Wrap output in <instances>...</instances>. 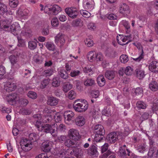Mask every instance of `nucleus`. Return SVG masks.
Instances as JSON below:
<instances>
[{"mask_svg":"<svg viewBox=\"0 0 158 158\" xmlns=\"http://www.w3.org/2000/svg\"><path fill=\"white\" fill-rule=\"evenodd\" d=\"M56 126L57 127V124L56 123L46 124L42 126L41 128V131L46 133H50L53 137H56L57 136V131L54 128Z\"/></svg>","mask_w":158,"mask_h":158,"instance_id":"f257e3e1","label":"nucleus"},{"mask_svg":"<svg viewBox=\"0 0 158 158\" xmlns=\"http://www.w3.org/2000/svg\"><path fill=\"white\" fill-rule=\"evenodd\" d=\"M88 103L85 100L80 102H78V101H76L73 105L74 109L76 111L79 112L85 111L88 109Z\"/></svg>","mask_w":158,"mask_h":158,"instance_id":"f03ea898","label":"nucleus"},{"mask_svg":"<svg viewBox=\"0 0 158 158\" xmlns=\"http://www.w3.org/2000/svg\"><path fill=\"white\" fill-rule=\"evenodd\" d=\"M20 146L22 150L27 152L31 150L32 144L31 143L29 140L27 139H24L21 141Z\"/></svg>","mask_w":158,"mask_h":158,"instance_id":"7ed1b4c3","label":"nucleus"},{"mask_svg":"<svg viewBox=\"0 0 158 158\" xmlns=\"http://www.w3.org/2000/svg\"><path fill=\"white\" fill-rule=\"evenodd\" d=\"M68 135L70 139L75 140H77L81 138L78 131L75 129H70L69 131Z\"/></svg>","mask_w":158,"mask_h":158,"instance_id":"20e7f679","label":"nucleus"},{"mask_svg":"<svg viewBox=\"0 0 158 158\" xmlns=\"http://www.w3.org/2000/svg\"><path fill=\"white\" fill-rule=\"evenodd\" d=\"M65 10L66 13L72 19L76 18L78 14L77 10L73 8H66Z\"/></svg>","mask_w":158,"mask_h":158,"instance_id":"39448f33","label":"nucleus"},{"mask_svg":"<svg viewBox=\"0 0 158 158\" xmlns=\"http://www.w3.org/2000/svg\"><path fill=\"white\" fill-rule=\"evenodd\" d=\"M118 133L116 132H113L109 134L106 137V139L109 143H114L118 139Z\"/></svg>","mask_w":158,"mask_h":158,"instance_id":"423d86ee","label":"nucleus"},{"mask_svg":"<svg viewBox=\"0 0 158 158\" xmlns=\"http://www.w3.org/2000/svg\"><path fill=\"white\" fill-rule=\"evenodd\" d=\"M65 35L61 33H59L55 37V42L56 44L60 43L62 45L65 42Z\"/></svg>","mask_w":158,"mask_h":158,"instance_id":"0eeeda50","label":"nucleus"},{"mask_svg":"<svg viewBox=\"0 0 158 158\" xmlns=\"http://www.w3.org/2000/svg\"><path fill=\"white\" fill-rule=\"evenodd\" d=\"M97 149V148L96 146L94 144H92L87 149V152L89 155L96 157L99 155Z\"/></svg>","mask_w":158,"mask_h":158,"instance_id":"6e6552de","label":"nucleus"},{"mask_svg":"<svg viewBox=\"0 0 158 158\" xmlns=\"http://www.w3.org/2000/svg\"><path fill=\"white\" fill-rule=\"evenodd\" d=\"M48 10L49 11H52L53 14L55 15H56L59 13L61 11V9L60 7L56 5H54L52 7L48 8L45 6L44 8L45 11V10Z\"/></svg>","mask_w":158,"mask_h":158,"instance_id":"1a4fd4ad","label":"nucleus"},{"mask_svg":"<svg viewBox=\"0 0 158 158\" xmlns=\"http://www.w3.org/2000/svg\"><path fill=\"white\" fill-rule=\"evenodd\" d=\"M94 130L96 134L103 135L105 134V130L103 126L101 124H97L94 128Z\"/></svg>","mask_w":158,"mask_h":158,"instance_id":"9d476101","label":"nucleus"},{"mask_svg":"<svg viewBox=\"0 0 158 158\" xmlns=\"http://www.w3.org/2000/svg\"><path fill=\"white\" fill-rule=\"evenodd\" d=\"M52 143L51 142L49 141H47L44 142L41 147L42 150L44 152H49L51 148Z\"/></svg>","mask_w":158,"mask_h":158,"instance_id":"9b49d317","label":"nucleus"},{"mask_svg":"<svg viewBox=\"0 0 158 158\" xmlns=\"http://www.w3.org/2000/svg\"><path fill=\"white\" fill-rule=\"evenodd\" d=\"M16 88L15 84L10 82H7L4 85V90L8 92L15 90Z\"/></svg>","mask_w":158,"mask_h":158,"instance_id":"f8f14e48","label":"nucleus"},{"mask_svg":"<svg viewBox=\"0 0 158 158\" xmlns=\"http://www.w3.org/2000/svg\"><path fill=\"white\" fill-rule=\"evenodd\" d=\"M129 7L127 4L123 3L121 5L120 8V13L127 16L130 13Z\"/></svg>","mask_w":158,"mask_h":158,"instance_id":"ddd939ff","label":"nucleus"},{"mask_svg":"<svg viewBox=\"0 0 158 158\" xmlns=\"http://www.w3.org/2000/svg\"><path fill=\"white\" fill-rule=\"evenodd\" d=\"M149 69L152 72H158V62L156 61L151 62L149 65Z\"/></svg>","mask_w":158,"mask_h":158,"instance_id":"4468645a","label":"nucleus"},{"mask_svg":"<svg viewBox=\"0 0 158 158\" xmlns=\"http://www.w3.org/2000/svg\"><path fill=\"white\" fill-rule=\"evenodd\" d=\"M76 124L78 126L81 127L84 125L85 123V119L82 116H79L77 117L75 120Z\"/></svg>","mask_w":158,"mask_h":158,"instance_id":"2eb2a0df","label":"nucleus"},{"mask_svg":"<svg viewBox=\"0 0 158 158\" xmlns=\"http://www.w3.org/2000/svg\"><path fill=\"white\" fill-rule=\"evenodd\" d=\"M74 113L71 110H67L65 111L64 114V116L67 121H70L74 118Z\"/></svg>","mask_w":158,"mask_h":158,"instance_id":"dca6fc26","label":"nucleus"},{"mask_svg":"<svg viewBox=\"0 0 158 158\" xmlns=\"http://www.w3.org/2000/svg\"><path fill=\"white\" fill-rule=\"evenodd\" d=\"M17 97V95L15 94L9 95L7 98V102L10 105H13L15 103Z\"/></svg>","mask_w":158,"mask_h":158,"instance_id":"f3484780","label":"nucleus"},{"mask_svg":"<svg viewBox=\"0 0 158 158\" xmlns=\"http://www.w3.org/2000/svg\"><path fill=\"white\" fill-rule=\"evenodd\" d=\"M58 102V99L53 97H49L48 98V104L51 106H55Z\"/></svg>","mask_w":158,"mask_h":158,"instance_id":"a211bd4d","label":"nucleus"},{"mask_svg":"<svg viewBox=\"0 0 158 158\" xmlns=\"http://www.w3.org/2000/svg\"><path fill=\"white\" fill-rule=\"evenodd\" d=\"M20 28L19 24L15 23L11 26L10 29L12 33L15 35L17 34V32L19 30Z\"/></svg>","mask_w":158,"mask_h":158,"instance_id":"6ab92c4d","label":"nucleus"},{"mask_svg":"<svg viewBox=\"0 0 158 158\" xmlns=\"http://www.w3.org/2000/svg\"><path fill=\"white\" fill-rule=\"evenodd\" d=\"M126 150L127 152V155L129 156H130L131 152L127 148H125L123 147H120L119 149V155L120 156L124 157L127 156V154L126 152Z\"/></svg>","mask_w":158,"mask_h":158,"instance_id":"aec40b11","label":"nucleus"},{"mask_svg":"<svg viewBox=\"0 0 158 158\" xmlns=\"http://www.w3.org/2000/svg\"><path fill=\"white\" fill-rule=\"evenodd\" d=\"M56 155L60 158H61L63 157L64 155H69V154H71L72 152H70L69 150H67V151H65L64 150H61L58 152H56Z\"/></svg>","mask_w":158,"mask_h":158,"instance_id":"412c9836","label":"nucleus"},{"mask_svg":"<svg viewBox=\"0 0 158 158\" xmlns=\"http://www.w3.org/2000/svg\"><path fill=\"white\" fill-rule=\"evenodd\" d=\"M84 84L86 86H92L95 85V81L92 78H88L84 81Z\"/></svg>","mask_w":158,"mask_h":158,"instance_id":"4be33fe9","label":"nucleus"},{"mask_svg":"<svg viewBox=\"0 0 158 158\" xmlns=\"http://www.w3.org/2000/svg\"><path fill=\"white\" fill-rule=\"evenodd\" d=\"M97 83L100 86H103L106 83V81L103 75H100L97 78Z\"/></svg>","mask_w":158,"mask_h":158,"instance_id":"5701e85b","label":"nucleus"},{"mask_svg":"<svg viewBox=\"0 0 158 158\" xmlns=\"http://www.w3.org/2000/svg\"><path fill=\"white\" fill-rule=\"evenodd\" d=\"M105 77L109 80L113 79L115 76V72L113 71H107L105 73Z\"/></svg>","mask_w":158,"mask_h":158,"instance_id":"b1692460","label":"nucleus"},{"mask_svg":"<svg viewBox=\"0 0 158 158\" xmlns=\"http://www.w3.org/2000/svg\"><path fill=\"white\" fill-rule=\"evenodd\" d=\"M44 45L49 50L54 51L55 49L56 46L55 44L52 42H45L44 44Z\"/></svg>","mask_w":158,"mask_h":158,"instance_id":"393cba45","label":"nucleus"},{"mask_svg":"<svg viewBox=\"0 0 158 158\" xmlns=\"http://www.w3.org/2000/svg\"><path fill=\"white\" fill-rule=\"evenodd\" d=\"M150 89L152 91H156L158 89V84L156 82L153 81L149 85Z\"/></svg>","mask_w":158,"mask_h":158,"instance_id":"a878e982","label":"nucleus"},{"mask_svg":"<svg viewBox=\"0 0 158 158\" xmlns=\"http://www.w3.org/2000/svg\"><path fill=\"white\" fill-rule=\"evenodd\" d=\"M37 40L35 39L34 41H30L28 43V48L31 50L35 49L37 47Z\"/></svg>","mask_w":158,"mask_h":158,"instance_id":"bb28decb","label":"nucleus"},{"mask_svg":"<svg viewBox=\"0 0 158 158\" xmlns=\"http://www.w3.org/2000/svg\"><path fill=\"white\" fill-rule=\"evenodd\" d=\"M95 53L94 51L89 52L87 55V58L88 60L90 62H93L95 60Z\"/></svg>","mask_w":158,"mask_h":158,"instance_id":"cd10ccee","label":"nucleus"},{"mask_svg":"<svg viewBox=\"0 0 158 158\" xmlns=\"http://www.w3.org/2000/svg\"><path fill=\"white\" fill-rule=\"evenodd\" d=\"M117 40L118 43L119 44L122 46L132 41L131 40H128L127 39H125L124 37L123 38H121L120 39V40L118 38H117Z\"/></svg>","mask_w":158,"mask_h":158,"instance_id":"c85d7f7f","label":"nucleus"},{"mask_svg":"<svg viewBox=\"0 0 158 158\" xmlns=\"http://www.w3.org/2000/svg\"><path fill=\"white\" fill-rule=\"evenodd\" d=\"M71 139H68L64 142V145L68 147H73L75 145V141Z\"/></svg>","mask_w":158,"mask_h":158,"instance_id":"c756f323","label":"nucleus"},{"mask_svg":"<svg viewBox=\"0 0 158 158\" xmlns=\"http://www.w3.org/2000/svg\"><path fill=\"white\" fill-rule=\"evenodd\" d=\"M60 77L64 79H66L68 77L67 72L64 69H61L58 72Z\"/></svg>","mask_w":158,"mask_h":158,"instance_id":"7c9ffc66","label":"nucleus"},{"mask_svg":"<svg viewBox=\"0 0 158 158\" xmlns=\"http://www.w3.org/2000/svg\"><path fill=\"white\" fill-rule=\"evenodd\" d=\"M136 106L139 109H145L147 106L146 104L144 102L141 101H138L136 103Z\"/></svg>","mask_w":158,"mask_h":158,"instance_id":"2f4dec72","label":"nucleus"},{"mask_svg":"<svg viewBox=\"0 0 158 158\" xmlns=\"http://www.w3.org/2000/svg\"><path fill=\"white\" fill-rule=\"evenodd\" d=\"M73 152L74 155L77 158H81L83 155L82 152L79 149H75L73 150Z\"/></svg>","mask_w":158,"mask_h":158,"instance_id":"473e14b6","label":"nucleus"},{"mask_svg":"<svg viewBox=\"0 0 158 158\" xmlns=\"http://www.w3.org/2000/svg\"><path fill=\"white\" fill-rule=\"evenodd\" d=\"M52 120V118L51 115H44L43 118V122L45 123H49Z\"/></svg>","mask_w":158,"mask_h":158,"instance_id":"72a5a7b5","label":"nucleus"},{"mask_svg":"<svg viewBox=\"0 0 158 158\" xmlns=\"http://www.w3.org/2000/svg\"><path fill=\"white\" fill-rule=\"evenodd\" d=\"M60 81L59 78L56 77L53 78L52 79V85L53 86L57 87L60 85Z\"/></svg>","mask_w":158,"mask_h":158,"instance_id":"f704fd0d","label":"nucleus"},{"mask_svg":"<svg viewBox=\"0 0 158 158\" xmlns=\"http://www.w3.org/2000/svg\"><path fill=\"white\" fill-rule=\"evenodd\" d=\"M133 69L129 66H127L124 69V73L127 75L130 76L132 74Z\"/></svg>","mask_w":158,"mask_h":158,"instance_id":"c9c22d12","label":"nucleus"},{"mask_svg":"<svg viewBox=\"0 0 158 158\" xmlns=\"http://www.w3.org/2000/svg\"><path fill=\"white\" fill-rule=\"evenodd\" d=\"M72 85L70 83H68L64 85L63 86V90L64 93L67 92L69 90L72 88Z\"/></svg>","mask_w":158,"mask_h":158,"instance_id":"e433bc0d","label":"nucleus"},{"mask_svg":"<svg viewBox=\"0 0 158 158\" xmlns=\"http://www.w3.org/2000/svg\"><path fill=\"white\" fill-rule=\"evenodd\" d=\"M9 59L13 67H14V64H16L17 61V59L16 57L14 55H11L9 57Z\"/></svg>","mask_w":158,"mask_h":158,"instance_id":"4c0bfd02","label":"nucleus"},{"mask_svg":"<svg viewBox=\"0 0 158 158\" xmlns=\"http://www.w3.org/2000/svg\"><path fill=\"white\" fill-rule=\"evenodd\" d=\"M120 61L123 63H125L128 61V56L126 55L123 54L120 57Z\"/></svg>","mask_w":158,"mask_h":158,"instance_id":"58836bf2","label":"nucleus"},{"mask_svg":"<svg viewBox=\"0 0 158 158\" xmlns=\"http://www.w3.org/2000/svg\"><path fill=\"white\" fill-rule=\"evenodd\" d=\"M49 81L50 80L48 79L44 80L41 82L40 86V88L42 89L44 88L49 84Z\"/></svg>","mask_w":158,"mask_h":158,"instance_id":"ea45409f","label":"nucleus"},{"mask_svg":"<svg viewBox=\"0 0 158 158\" xmlns=\"http://www.w3.org/2000/svg\"><path fill=\"white\" fill-rule=\"evenodd\" d=\"M19 3L18 0H9V4L10 6L13 8L16 7Z\"/></svg>","mask_w":158,"mask_h":158,"instance_id":"a19ab883","label":"nucleus"},{"mask_svg":"<svg viewBox=\"0 0 158 158\" xmlns=\"http://www.w3.org/2000/svg\"><path fill=\"white\" fill-rule=\"evenodd\" d=\"M58 125L57 124V127L56 126L55 127H56L57 130L60 131H64L66 129V127L65 125L63 124H60Z\"/></svg>","mask_w":158,"mask_h":158,"instance_id":"79ce46f5","label":"nucleus"},{"mask_svg":"<svg viewBox=\"0 0 158 158\" xmlns=\"http://www.w3.org/2000/svg\"><path fill=\"white\" fill-rule=\"evenodd\" d=\"M136 75L139 79H141L144 77L145 74L143 71L139 70L137 71Z\"/></svg>","mask_w":158,"mask_h":158,"instance_id":"37998d69","label":"nucleus"},{"mask_svg":"<svg viewBox=\"0 0 158 158\" xmlns=\"http://www.w3.org/2000/svg\"><path fill=\"white\" fill-rule=\"evenodd\" d=\"M145 145L143 144L139 145L137 146V150L140 153H143L145 150Z\"/></svg>","mask_w":158,"mask_h":158,"instance_id":"c03bdc74","label":"nucleus"},{"mask_svg":"<svg viewBox=\"0 0 158 158\" xmlns=\"http://www.w3.org/2000/svg\"><path fill=\"white\" fill-rule=\"evenodd\" d=\"M27 95L29 98L32 99H35L37 96L36 93L35 92L32 91H29L27 93Z\"/></svg>","mask_w":158,"mask_h":158,"instance_id":"a18cd8bd","label":"nucleus"},{"mask_svg":"<svg viewBox=\"0 0 158 158\" xmlns=\"http://www.w3.org/2000/svg\"><path fill=\"white\" fill-rule=\"evenodd\" d=\"M81 14L85 18H89L91 15V14L86 10H81L80 11Z\"/></svg>","mask_w":158,"mask_h":158,"instance_id":"49530a36","label":"nucleus"},{"mask_svg":"<svg viewBox=\"0 0 158 158\" xmlns=\"http://www.w3.org/2000/svg\"><path fill=\"white\" fill-rule=\"evenodd\" d=\"M0 11L2 13H6L7 11L6 6L4 4L0 2Z\"/></svg>","mask_w":158,"mask_h":158,"instance_id":"de8ad7c7","label":"nucleus"},{"mask_svg":"<svg viewBox=\"0 0 158 158\" xmlns=\"http://www.w3.org/2000/svg\"><path fill=\"white\" fill-rule=\"evenodd\" d=\"M95 60L97 61H101L103 59V56L101 53H98L97 54L95 53Z\"/></svg>","mask_w":158,"mask_h":158,"instance_id":"09e8293b","label":"nucleus"},{"mask_svg":"<svg viewBox=\"0 0 158 158\" xmlns=\"http://www.w3.org/2000/svg\"><path fill=\"white\" fill-rule=\"evenodd\" d=\"M94 136V140L97 142H101L102 140H103V135L95 134Z\"/></svg>","mask_w":158,"mask_h":158,"instance_id":"8fccbe9b","label":"nucleus"},{"mask_svg":"<svg viewBox=\"0 0 158 158\" xmlns=\"http://www.w3.org/2000/svg\"><path fill=\"white\" fill-rule=\"evenodd\" d=\"M55 121L56 123H58L62 119V117L59 113H56L54 116Z\"/></svg>","mask_w":158,"mask_h":158,"instance_id":"3c124183","label":"nucleus"},{"mask_svg":"<svg viewBox=\"0 0 158 158\" xmlns=\"http://www.w3.org/2000/svg\"><path fill=\"white\" fill-rule=\"evenodd\" d=\"M76 93L73 90H71L69 93L68 98L70 99H74L76 97Z\"/></svg>","mask_w":158,"mask_h":158,"instance_id":"603ef678","label":"nucleus"},{"mask_svg":"<svg viewBox=\"0 0 158 158\" xmlns=\"http://www.w3.org/2000/svg\"><path fill=\"white\" fill-rule=\"evenodd\" d=\"M80 73V72L78 70H72L70 73V76L72 77H74L78 76Z\"/></svg>","mask_w":158,"mask_h":158,"instance_id":"864d4df0","label":"nucleus"},{"mask_svg":"<svg viewBox=\"0 0 158 158\" xmlns=\"http://www.w3.org/2000/svg\"><path fill=\"white\" fill-rule=\"evenodd\" d=\"M111 110L109 107L105 108L102 111V114L105 115H108L110 114Z\"/></svg>","mask_w":158,"mask_h":158,"instance_id":"5fc2aeb1","label":"nucleus"},{"mask_svg":"<svg viewBox=\"0 0 158 158\" xmlns=\"http://www.w3.org/2000/svg\"><path fill=\"white\" fill-rule=\"evenodd\" d=\"M143 50L142 49L141 50V52H140V54L139 57L136 58H134L133 59L135 61L137 62H139L144 57V55L143 54Z\"/></svg>","mask_w":158,"mask_h":158,"instance_id":"6e6d98bb","label":"nucleus"},{"mask_svg":"<svg viewBox=\"0 0 158 158\" xmlns=\"http://www.w3.org/2000/svg\"><path fill=\"white\" fill-rule=\"evenodd\" d=\"M19 104L23 106H26L29 103V102L26 99L21 98L20 100Z\"/></svg>","mask_w":158,"mask_h":158,"instance_id":"4d7b16f0","label":"nucleus"},{"mask_svg":"<svg viewBox=\"0 0 158 158\" xmlns=\"http://www.w3.org/2000/svg\"><path fill=\"white\" fill-rule=\"evenodd\" d=\"M84 6L85 8L88 9H91L93 8V5L92 3L88 2H85L84 4Z\"/></svg>","mask_w":158,"mask_h":158,"instance_id":"13d9d810","label":"nucleus"},{"mask_svg":"<svg viewBox=\"0 0 158 158\" xmlns=\"http://www.w3.org/2000/svg\"><path fill=\"white\" fill-rule=\"evenodd\" d=\"M94 70V67L93 66L91 67L87 66L85 68V69H84V71L85 72L87 73L92 72H91V73H92L93 72Z\"/></svg>","mask_w":158,"mask_h":158,"instance_id":"bf43d9fd","label":"nucleus"},{"mask_svg":"<svg viewBox=\"0 0 158 158\" xmlns=\"http://www.w3.org/2000/svg\"><path fill=\"white\" fill-rule=\"evenodd\" d=\"M41 125V122L40 120H37L35 121V125L36 127L38 128V130L41 131V128L42 126Z\"/></svg>","mask_w":158,"mask_h":158,"instance_id":"052dcab7","label":"nucleus"},{"mask_svg":"<svg viewBox=\"0 0 158 158\" xmlns=\"http://www.w3.org/2000/svg\"><path fill=\"white\" fill-rule=\"evenodd\" d=\"M135 93L136 95H142L143 92L142 89L141 87H137L135 89Z\"/></svg>","mask_w":158,"mask_h":158,"instance_id":"680f3d73","label":"nucleus"},{"mask_svg":"<svg viewBox=\"0 0 158 158\" xmlns=\"http://www.w3.org/2000/svg\"><path fill=\"white\" fill-rule=\"evenodd\" d=\"M53 73L52 69H50L45 70L43 72V75L46 76H50Z\"/></svg>","mask_w":158,"mask_h":158,"instance_id":"e2e57ef3","label":"nucleus"},{"mask_svg":"<svg viewBox=\"0 0 158 158\" xmlns=\"http://www.w3.org/2000/svg\"><path fill=\"white\" fill-rule=\"evenodd\" d=\"M51 24L52 26L56 27L58 24V19L56 18H54L51 20Z\"/></svg>","mask_w":158,"mask_h":158,"instance_id":"0e129e2a","label":"nucleus"},{"mask_svg":"<svg viewBox=\"0 0 158 158\" xmlns=\"http://www.w3.org/2000/svg\"><path fill=\"white\" fill-rule=\"evenodd\" d=\"M81 22L80 19H78L73 21L72 22V25L74 27H77L79 26Z\"/></svg>","mask_w":158,"mask_h":158,"instance_id":"69168bd1","label":"nucleus"},{"mask_svg":"<svg viewBox=\"0 0 158 158\" xmlns=\"http://www.w3.org/2000/svg\"><path fill=\"white\" fill-rule=\"evenodd\" d=\"M85 44L87 45L88 47H91L93 45L94 43L93 41L91 40L86 39L85 41Z\"/></svg>","mask_w":158,"mask_h":158,"instance_id":"338daca9","label":"nucleus"},{"mask_svg":"<svg viewBox=\"0 0 158 158\" xmlns=\"http://www.w3.org/2000/svg\"><path fill=\"white\" fill-rule=\"evenodd\" d=\"M108 144L107 143H105L101 148V151L102 153H103L106 151L108 148Z\"/></svg>","mask_w":158,"mask_h":158,"instance_id":"774afa93","label":"nucleus"}]
</instances>
